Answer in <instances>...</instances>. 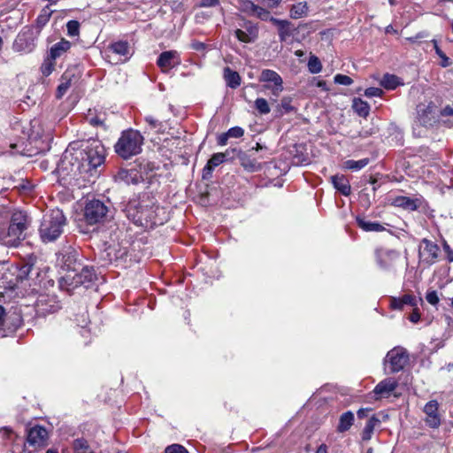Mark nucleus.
<instances>
[{
  "label": "nucleus",
  "instance_id": "obj_1",
  "mask_svg": "<svg viewBox=\"0 0 453 453\" xmlns=\"http://www.w3.org/2000/svg\"><path fill=\"white\" fill-rule=\"evenodd\" d=\"M105 148L98 140H88L69 144L62 165L70 164L72 172L89 173L100 166L105 159Z\"/></svg>",
  "mask_w": 453,
  "mask_h": 453
},
{
  "label": "nucleus",
  "instance_id": "obj_2",
  "mask_svg": "<svg viewBox=\"0 0 453 453\" xmlns=\"http://www.w3.org/2000/svg\"><path fill=\"white\" fill-rule=\"evenodd\" d=\"M31 265H24L20 268L0 264V302L11 300L16 296L15 289L19 283L27 280Z\"/></svg>",
  "mask_w": 453,
  "mask_h": 453
},
{
  "label": "nucleus",
  "instance_id": "obj_3",
  "mask_svg": "<svg viewBox=\"0 0 453 453\" xmlns=\"http://www.w3.org/2000/svg\"><path fill=\"white\" fill-rule=\"evenodd\" d=\"M66 273L59 280L60 288L71 293L83 287L88 288L96 279V273L92 267L75 262L72 267L66 263Z\"/></svg>",
  "mask_w": 453,
  "mask_h": 453
},
{
  "label": "nucleus",
  "instance_id": "obj_4",
  "mask_svg": "<svg viewBox=\"0 0 453 453\" xmlns=\"http://www.w3.org/2000/svg\"><path fill=\"white\" fill-rule=\"evenodd\" d=\"M66 219L59 209H53L47 212L42 220L39 233L43 242L57 240L63 233Z\"/></svg>",
  "mask_w": 453,
  "mask_h": 453
},
{
  "label": "nucleus",
  "instance_id": "obj_5",
  "mask_svg": "<svg viewBox=\"0 0 453 453\" xmlns=\"http://www.w3.org/2000/svg\"><path fill=\"white\" fill-rule=\"evenodd\" d=\"M28 226V218L23 211H15L12 215L7 232H0V242L6 246L17 247L25 239V230Z\"/></svg>",
  "mask_w": 453,
  "mask_h": 453
},
{
  "label": "nucleus",
  "instance_id": "obj_6",
  "mask_svg": "<svg viewBox=\"0 0 453 453\" xmlns=\"http://www.w3.org/2000/svg\"><path fill=\"white\" fill-rule=\"evenodd\" d=\"M143 140V136L140 132L134 129L126 130L122 132L114 146L115 152L120 157L128 159L142 151Z\"/></svg>",
  "mask_w": 453,
  "mask_h": 453
},
{
  "label": "nucleus",
  "instance_id": "obj_7",
  "mask_svg": "<svg viewBox=\"0 0 453 453\" xmlns=\"http://www.w3.org/2000/svg\"><path fill=\"white\" fill-rule=\"evenodd\" d=\"M377 265L383 271L395 272L402 263L401 253L394 249L378 247L374 250Z\"/></svg>",
  "mask_w": 453,
  "mask_h": 453
},
{
  "label": "nucleus",
  "instance_id": "obj_8",
  "mask_svg": "<svg viewBox=\"0 0 453 453\" xmlns=\"http://www.w3.org/2000/svg\"><path fill=\"white\" fill-rule=\"evenodd\" d=\"M38 36V29H34V27H24L16 36L12 44L13 50L20 54L32 52L35 49Z\"/></svg>",
  "mask_w": 453,
  "mask_h": 453
},
{
  "label": "nucleus",
  "instance_id": "obj_9",
  "mask_svg": "<svg viewBox=\"0 0 453 453\" xmlns=\"http://www.w3.org/2000/svg\"><path fill=\"white\" fill-rule=\"evenodd\" d=\"M409 362V354L407 350L400 346L389 350L384 359L385 370L395 373L402 371Z\"/></svg>",
  "mask_w": 453,
  "mask_h": 453
},
{
  "label": "nucleus",
  "instance_id": "obj_10",
  "mask_svg": "<svg viewBox=\"0 0 453 453\" xmlns=\"http://www.w3.org/2000/svg\"><path fill=\"white\" fill-rule=\"evenodd\" d=\"M125 211L126 216L137 226H148L149 223H152L150 210L139 207L136 202L129 203Z\"/></svg>",
  "mask_w": 453,
  "mask_h": 453
},
{
  "label": "nucleus",
  "instance_id": "obj_11",
  "mask_svg": "<svg viewBox=\"0 0 453 453\" xmlns=\"http://www.w3.org/2000/svg\"><path fill=\"white\" fill-rule=\"evenodd\" d=\"M107 207L99 200L88 202L84 208V219L89 225L100 223L106 216Z\"/></svg>",
  "mask_w": 453,
  "mask_h": 453
},
{
  "label": "nucleus",
  "instance_id": "obj_12",
  "mask_svg": "<svg viewBox=\"0 0 453 453\" xmlns=\"http://www.w3.org/2000/svg\"><path fill=\"white\" fill-rule=\"evenodd\" d=\"M59 309V301L57 296L53 295H40L35 303V311L39 316H46L54 313Z\"/></svg>",
  "mask_w": 453,
  "mask_h": 453
},
{
  "label": "nucleus",
  "instance_id": "obj_13",
  "mask_svg": "<svg viewBox=\"0 0 453 453\" xmlns=\"http://www.w3.org/2000/svg\"><path fill=\"white\" fill-rule=\"evenodd\" d=\"M439 246L427 239L421 240L418 245V257L422 263L426 265L434 264L439 255Z\"/></svg>",
  "mask_w": 453,
  "mask_h": 453
},
{
  "label": "nucleus",
  "instance_id": "obj_14",
  "mask_svg": "<svg viewBox=\"0 0 453 453\" xmlns=\"http://www.w3.org/2000/svg\"><path fill=\"white\" fill-rule=\"evenodd\" d=\"M80 79V72L75 67L68 68L62 74L60 78V83L58 86L56 97L58 99L62 98L66 92L75 85Z\"/></svg>",
  "mask_w": 453,
  "mask_h": 453
},
{
  "label": "nucleus",
  "instance_id": "obj_15",
  "mask_svg": "<svg viewBox=\"0 0 453 453\" xmlns=\"http://www.w3.org/2000/svg\"><path fill=\"white\" fill-rule=\"evenodd\" d=\"M107 53L114 55L113 61L115 63L125 62L129 59L132 56V50L129 43L126 41H117L111 43L107 49ZM109 58H111L110 54L107 55Z\"/></svg>",
  "mask_w": 453,
  "mask_h": 453
},
{
  "label": "nucleus",
  "instance_id": "obj_16",
  "mask_svg": "<svg viewBox=\"0 0 453 453\" xmlns=\"http://www.w3.org/2000/svg\"><path fill=\"white\" fill-rule=\"evenodd\" d=\"M417 113L418 121L425 127L432 126L438 119L437 106L432 102L428 104H419L417 108Z\"/></svg>",
  "mask_w": 453,
  "mask_h": 453
},
{
  "label": "nucleus",
  "instance_id": "obj_17",
  "mask_svg": "<svg viewBox=\"0 0 453 453\" xmlns=\"http://www.w3.org/2000/svg\"><path fill=\"white\" fill-rule=\"evenodd\" d=\"M259 81L273 83V86L269 84L265 85V88L270 89L274 96H278L283 90V81L275 71L269 69L263 70L259 77Z\"/></svg>",
  "mask_w": 453,
  "mask_h": 453
},
{
  "label": "nucleus",
  "instance_id": "obj_18",
  "mask_svg": "<svg viewBox=\"0 0 453 453\" xmlns=\"http://www.w3.org/2000/svg\"><path fill=\"white\" fill-rule=\"evenodd\" d=\"M438 409L439 403L435 400L429 401L424 407L425 422L431 428H438L441 426V418Z\"/></svg>",
  "mask_w": 453,
  "mask_h": 453
},
{
  "label": "nucleus",
  "instance_id": "obj_19",
  "mask_svg": "<svg viewBox=\"0 0 453 453\" xmlns=\"http://www.w3.org/2000/svg\"><path fill=\"white\" fill-rule=\"evenodd\" d=\"M48 435V431L43 426H35L28 430L27 442L35 448L43 447L46 445Z\"/></svg>",
  "mask_w": 453,
  "mask_h": 453
},
{
  "label": "nucleus",
  "instance_id": "obj_20",
  "mask_svg": "<svg viewBox=\"0 0 453 453\" xmlns=\"http://www.w3.org/2000/svg\"><path fill=\"white\" fill-rule=\"evenodd\" d=\"M180 63L179 53L176 50L162 52L157 61L163 72H167Z\"/></svg>",
  "mask_w": 453,
  "mask_h": 453
},
{
  "label": "nucleus",
  "instance_id": "obj_21",
  "mask_svg": "<svg viewBox=\"0 0 453 453\" xmlns=\"http://www.w3.org/2000/svg\"><path fill=\"white\" fill-rule=\"evenodd\" d=\"M398 382L394 378H386L376 385L374 394L379 397H388L397 388Z\"/></svg>",
  "mask_w": 453,
  "mask_h": 453
},
{
  "label": "nucleus",
  "instance_id": "obj_22",
  "mask_svg": "<svg viewBox=\"0 0 453 453\" xmlns=\"http://www.w3.org/2000/svg\"><path fill=\"white\" fill-rule=\"evenodd\" d=\"M237 152V157L240 160L242 166L248 172L254 173L262 169L261 163L257 162L255 158L251 157L247 152L242 150H233Z\"/></svg>",
  "mask_w": 453,
  "mask_h": 453
},
{
  "label": "nucleus",
  "instance_id": "obj_23",
  "mask_svg": "<svg viewBox=\"0 0 453 453\" xmlns=\"http://www.w3.org/2000/svg\"><path fill=\"white\" fill-rule=\"evenodd\" d=\"M226 153H215L211 156L203 169V179H209L214 167L219 165L226 160Z\"/></svg>",
  "mask_w": 453,
  "mask_h": 453
},
{
  "label": "nucleus",
  "instance_id": "obj_24",
  "mask_svg": "<svg viewBox=\"0 0 453 453\" xmlns=\"http://www.w3.org/2000/svg\"><path fill=\"white\" fill-rule=\"evenodd\" d=\"M270 21L278 27L279 37L281 42L286 41L293 34L292 24L288 20L271 18Z\"/></svg>",
  "mask_w": 453,
  "mask_h": 453
},
{
  "label": "nucleus",
  "instance_id": "obj_25",
  "mask_svg": "<svg viewBox=\"0 0 453 453\" xmlns=\"http://www.w3.org/2000/svg\"><path fill=\"white\" fill-rule=\"evenodd\" d=\"M332 183L341 194L349 196L351 191L349 180L344 175H334L331 177Z\"/></svg>",
  "mask_w": 453,
  "mask_h": 453
},
{
  "label": "nucleus",
  "instance_id": "obj_26",
  "mask_svg": "<svg viewBox=\"0 0 453 453\" xmlns=\"http://www.w3.org/2000/svg\"><path fill=\"white\" fill-rule=\"evenodd\" d=\"M309 12V6L306 2H299L292 4L289 9V16L291 19H298L306 17Z\"/></svg>",
  "mask_w": 453,
  "mask_h": 453
},
{
  "label": "nucleus",
  "instance_id": "obj_27",
  "mask_svg": "<svg viewBox=\"0 0 453 453\" xmlns=\"http://www.w3.org/2000/svg\"><path fill=\"white\" fill-rule=\"evenodd\" d=\"M71 48V42L62 39L60 42L55 43L50 51V57L52 60L57 59L65 53Z\"/></svg>",
  "mask_w": 453,
  "mask_h": 453
},
{
  "label": "nucleus",
  "instance_id": "obj_28",
  "mask_svg": "<svg viewBox=\"0 0 453 453\" xmlns=\"http://www.w3.org/2000/svg\"><path fill=\"white\" fill-rule=\"evenodd\" d=\"M105 120L106 118L104 112H96L89 110L86 115V121L93 127H102L105 129Z\"/></svg>",
  "mask_w": 453,
  "mask_h": 453
},
{
  "label": "nucleus",
  "instance_id": "obj_29",
  "mask_svg": "<svg viewBox=\"0 0 453 453\" xmlns=\"http://www.w3.org/2000/svg\"><path fill=\"white\" fill-rule=\"evenodd\" d=\"M357 226L365 232H381L385 227L378 222L366 220L365 218H357Z\"/></svg>",
  "mask_w": 453,
  "mask_h": 453
},
{
  "label": "nucleus",
  "instance_id": "obj_30",
  "mask_svg": "<svg viewBox=\"0 0 453 453\" xmlns=\"http://www.w3.org/2000/svg\"><path fill=\"white\" fill-rule=\"evenodd\" d=\"M224 79L226 85L232 88H236L241 84V77L235 71L231 70L229 67L224 69Z\"/></svg>",
  "mask_w": 453,
  "mask_h": 453
},
{
  "label": "nucleus",
  "instance_id": "obj_31",
  "mask_svg": "<svg viewBox=\"0 0 453 453\" xmlns=\"http://www.w3.org/2000/svg\"><path fill=\"white\" fill-rule=\"evenodd\" d=\"M354 422V414L351 411H346L342 413L339 419V424L337 426V431L339 433H343L348 431Z\"/></svg>",
  "mask_w": 453,
  "mask_h": 453
},
{
  "label": "nucleus",
  "instance_id": "obj_32",
  "mask_svg": "<svg viewBox=\"0 0 453 453\" xmlns=\"http://www.w3.org/2000/svg\"><path fill=\"white\" fill-rule=\"evenodd\" d=\"M379 423H380V419L374 416L368 419V421L362 432V440L363 441H369L372 438L373 430Z\"/></svg>",
  "mask_w": 453,
  "mask_h": 453
},
{
  "label": "nucleus",
  "instance_id": "obj_33",
  "mask_svg": "<svg viewBox=\"0 0 453 453\" xmlns=\"http://www.w3.org/2000/svg\"><path fill=\"white\" fill-rule=\"evenodd\" d=\"M352 107L354 111L361 117H366L370 111L369 104L360 98H355L353 100Z\"/></svg>",
  "mask_w": 453,
  "mask_h": 453
},
{
  "label": "nucleus",
  "instance_id": "obj_34",
  "mask_svg": "<svg viewBox=\"0 0 453 453\" xmlns=\"http://www.w3.org/2000/svg\"><path fill=\"white\" fill-rule=\"evenodd\" d=\"M400 83L397 76L388 73L385 74L380 81V85L386 89H395Z\"/></svg>",
  "mask_w": 453,
  "mask_h": 453
},
{
  "label": "nucleus",
  "instance_id": "obj_35",
  "mask_svg": "<svg viewBox=\"0 0 453 453\" xmlns=\"http://www.w3.org/2000/svg\"><path fill=\"white\" fill-rule=\"evenodd\" d=\"M395 204L407 210L414 211L417 209L416 202L406 196H399L395 198Z\"/></svg>",
  "mask_w": 453,
  "mask_h": 453
},
{
  "label": "nucleus",
  "instance_id": "obj_36",
  "mask_svg": "<svg viewBox=\"0 0 453 453\" xmlns=\"http://www.w3.org/2000/svg\"><path fill=\"white\" fill-rule=\"evenodd\" d=\"M257 6V5L250 0H239V10L248 16H253Z\"/></svg>",
  "mask_w": 453,
  "mask_h": 453
},
{
  "label": "nucleus",
  "instance_id": "obj_37",
  "mask_svg": "<svg viewBox=\"0 0 453 453\" xmlns=\"http://www.w3.org/2000/svg\"><path fill=\"white\" fill-rule=\"evenodd\" d=\"M369 164L368 158H363L360 160H347L344 163V167L352 171H358L365 167Z\"/></svg>",
  "mask_w": 453,
  "mask_h": 453
},
{
  "label": "nucleus",
  "instance_id": "obj_38",
  "mask_svg": "<svg viewBox=\"0 0 453 453\" xmlns=\"http://www.w3.org/2000/svg\"><path fill=\"white\" fill-rule=\"evenodd\" d=\"M308 69L311 73H319L322 70V65L318 57L311 55L308 62Z\"/></svg>",
  "mask_w": 453,
  "mask_h": 453
},
{
  "label": "nucleus",
  "instance_id": "obj_39",
  "mask_svg": "<svg viewBox=\"0 0 453 453\" xmlns=\"http://www.w3.org/2000/svg\"><path fill=\"white\" fill-rule=\"evenodd\" d=\"M74 453H94L88 447V442L82 439H77L73 442Z\"/></svg>",
  "mask_w": 453,
  "mask_h": 453
},
{
  "label": "nucleus",
  "instance_id": "obj_40",
  "mask_svg": "<svg viewBox=\"0 0 453 453\" xmlns=\"http://www.w3.org/2000/svg\"><path fill=\"white\" fill-rule=\"evenodd\" d=\"M255 108L260 114H268L271 111L268 102L265 98H257L255 101Z\"/></svg>",
  "mask_w": 453,
  "mask_h": 453
},
{
  "label": "nucleus",
  "instance_id": "obj_41",
  "mask_svg": "<svg viewBox=\"0 0 453 453\" xmlns=\"http://www.w3.org/2000/svg\"><path fill=\"white\" fill-rule=\"evenodd\" d=\"M252 17H256L257 19H260L261 20H270L272 18L270 16V12L259 5L257 6L255 9V12Z\"/></svg>",
  "mask_w": 453,
  "mask_h": 453
},
{
  "label": "nucleus",
  "instance_id": "obj_42",
  "mask_svg": "<svg viewBox=\"0 0 453 453\" xmlns=\"http://www.w3.org/2000/svg\"><path fill=\"white\" fill-rule=\"evenodd\" d=\"M144 119L151 129L160 130L163 127V123L151 115L145 116Z\"/></svg>",
  "mask_w": 453,
  "mask_h": 453
},
{
  "label": "nucleus",
  "instance_id": "obj_43",
  "mask_svg": "<svg viewBox=\"0 0 453 453\" xmlns=\"http://www.w3.org/2000/svg\"><path fill=\"white\" fill-rule=\"evenodd\" d=\"M67 34L70 36H76L79 35L80 24L76 20H70L66 24Z\"/></svg>",
  "mask_w": 453,
  "mask_h": 453
},
{
  "label": "nucleus",
  "instance_id": "obj_44",
  "mask_svg": "<svg viewBox=\"0 0 453 453\" xmlns=\"http://www.w3.org/2000/svg\"><path fill=\"white\" fill-rule=\"evenodd\" d=\"M334 81L335 83L344 86H349L353 83V80L345 74H336Z\"/></svg>",
  "mask_w": 453,
  "mask_h": 453
},
{
  "label": "nucleus",
  "instance_id": "obj_45",
  "mask_svg": "<svg viewBox=\"0 0 453 453\" xmlns=\"http://www.w3.org/2000/svg\"><path fill=\"white\" fill-rule=\"evenodd\" d=\"M246 32L249 35L248 36H250L249 40H251L253 42L257 38L258 27L250 22L246 25Z\"/></svg>",
  "mask_w": 453,
  "mask_h": 453
},
{
  "label": "nucleus",
  "instance_id": "obj_46",
  "mask_svg": "<svg viewBox=\"0 0 453 453\" xmlns=\"http://www.w3.org/2000/svg\"><path fill=\"white\" fill-rule=\"evenodd\" d=\"M50 15H40L36 19V24L34 27V29H38V35H40L42 27L46 25V23L49 21Z\"/></svg>",
  "mask_w": 453,
  "mask_h": 453
},
{
  "label": "nucleus",
  "instance_id": "obj_47",
  "mask_svg": "<svg viewBox=\"0 0 453 453\" xmlns=\"http://www.w3.org/2000/svg\"><path fill=\"white\" fill-rule=\"evenodd\" d=\"M165 453H188V451L180 444H172L166 447Z\"/></svg>",
  "mask_w": 453,
  "mask_h": 453
},
{
  "label": "nucleus",
  "instance_id": "obj_48",
  "mask_svg": "<svg viewBox=\"0 0 453 453\" xmlns=\"http://www.w3.org/2000/svg\"><path fill=\"white\" fill-rule=\"evenodd\" d=\"M292 100L290 97H283L280 102V108L284 110V113H288L294 111V107L291 104Z\"/></svg>",
  "mask_w": 453,
  "mask_h": 453
},
{
  "label": "nucleus",
  "instance_id": "obj_49",
  "mask_svg": "<svg viewBox=\"0 0 453 453\" xmlns=\"http://www.w3.org/2000/svg\"><path fill=\"white\" fill-rule=\"evenodd\" d=\"M434 44V50H435V52L436 54L441 58L442 60V63H441V65L442 66H448L449 65V58H447V56L444 54V52L439 48V46L437 45V42L436 41H433Z\"/></svg>",
  "mask_w": 453,
  "mask_h": 453
},
{
  "label": "nucleus",
  "instance_id": "obj_50",
  "mask_svg": "<svg viewBox=\"0 0 453 453\" xmlns=\"http://www.w3.org/2000/svg\"><path fill=\"white\" fill-rule=\"evenodd\" d=\"M383 94V91L381 88H374V87H372V88H368L365 89V95L367 96V97H373V96H381Z\"/></svg>",
  "mask_w": 453,
  "mask_h": 453
},
{
  "label": "nucleus",
  "instance_id": "obj_51",
  "mask_svg": "<svg viewBox=\"0 0 453 453\" xmlns=\"http://www.w3.org/2000/svg\"><path fill=\"white\" fill-rule=\"evenodd\" d=\"M41 70L44 76H49L54 70V63L50 61L44 62L42 65Z\"/></svg>",
  "mask_w": 453,
  "mask_h": 453
},
{
  "label": "nucleus",
  "instance_id": "obj_52",
  "mask_svg": "<svg viewBox=\"0 0 453 453\" xmlns=\"http://www.w3.org/2000/svg\"><path fill=\"white\" fill-rule=\"evenodd\" d=\"M227 134H228L229 137L240 138L243 135L244 130L240 127H231L227 131Z\"/></svg>",
  "mask_w": 453,
  "mask_h": 453
},
{
  "label": "nucleus",
  "instance_id": "obj_53",
  "mask_svg": "<svg viewBox=\"0 0 453 453\" xmlns=\"http://www.w3.org/2000/svg\"><path fill=\"white\" fill-rule=\"evenodd\" d=\"M235 35L237 39L242 42H252L251 40H248L250 39V36H248L249 35L246 31L237 29L235 31Z\"/></svg>",
  "mask_w": 453,
  "mask_h": 453
},
{
  "label": "nucleus",
  "instance_id": "obj_54",
  "mask_svg": "<svg viewBox=\"0 0 453 453\" xmlns=\"http://www.w3.org/2000/svg\"><path fill=\"white\" fill-rule=\"evenodd\" d=\"M426 299L429 303L433 305H435L439 302V297L435 291L428 292L426 296Z\"/></svg>",
  "mask_w": 453,
  "mask_h": 453
},
{
  "label": "nucleus",
  "instance_id": "obj_55",
  "mask_svg": "<svg viewBox=\"0 0 453 453\" xmlns=\"http://www.w3.org/2000/svg\"><path fill=\"white\" fill-rule=\"evenodd\" d=\"M401 301H402V303L403 305L404 306L405 304H409L411 306H414L416 305V298L410 296V295H405L403 296L402 298H400Z\"/></svg>",
  "mask_w": 453,
  "mask_h": 453
},
{
  "label": "nucleus",
  "instance_id": "obj_56",
  "mask_svg": "<svg viewBox=\"0 0 453 453\" xmlns=\"http://www.w3.org/2000/svg\"><path fill=\"white\" fill-rule=\"evenodd\" d=\"M390 306L391 308L397 310H401L403 308V305L400 298H393L390 302Z\"/></svg>",
  "mask_w": 453,
  "mask_h": 453
},
{
  "label": "nucleus",
  "instance_id": "obj_57",
  "mask_svg": "<svg viewBox=\"0 0 453 453\" xmlns=\"http://www.w3.org/2000/svg\"><path fill=\"white\" fill-rule=\"evenodd\" d=\"M219 4V0H201L200 5L203 7H212Z\"/></svg>",
  "mask_w": 453,
  "mask_h": 453
},
{
  "label": "nucleus",
  "instance_id": "obj_58",
  "mask_svg": "<svg viewBox=\"0 0 453 453\" xmlns=\"http://www.w3.org/2000/svg\"><path fill=\"white\" fill-rule=\"evenodd\" d=\"M228 138H229V135H228L227 132H226V133H224V134H221L219 136V138H218V143H219V145H220V146H224V145H226V142H227Z\"/></svg>",
  "mask_w": 453,
  "mask_h": 453
},
{
  "label": "nucleus",
  "instance_id": "obj_59",
  "mask_svg": "<svg viewBox=\"0 0 453 453\" xmlns=\"http://www.w3.org/2000/svg\"><path fill=\"white\" fill-rule=\"evenodd\" d=\"M260 1L271 8L277 7L280 4V3L281 2V0H260Z\"/></svg>",
  "mask_w": 453,
  "mask_h": 453
},
{
  "label": "nucleus",
  "instance_id": "obj_60",
  "mask_svg": "<svg viewBox=\"0 0 453 453\" xmlns=\"http://www.w3.org/2000/svg\"><path fill=\"white\" fill-rule=\"evenodd\" d=\"M441 114L442 116H451L453 115V108L450 105H447L441 110Z\"/></svg>",
  "mask_w": 453,
  "mask_h": 453
},
{
  "label": "nucleus",
  "instance_id": "obj_61",
  "mask_svg": "<svg viewBox=\"0 0 453 453\" xmlns=\"http://www.w3.org/2000/svg\"><path fill=\"white\" fill-rule=\"evenodd\" d=\"M191 47L193 50H203L204 49L205 45H204V43L200 42H194L191 44Z\"/></svg>",
  "mask_w": 453,
  "mask_h": 453
},
{
  "label": "nucleus",
  "instance_id": "obj_62",
  "mask_svg": "<svg viewBox=\"0 0 453 453\" xmlns=\"http://www.w3.org/2000/svg\"><path fill=\"white\" fill-rule=\"evenodd\" d=\"M420 315L418 311H413L410 316V320L416 323L419 320Z\"/></svg>",
  "mask_w": 453,
  "mask_h": 453
},
{
  "label": "nucleus",
  "instance_id": "obj_63",
  "mask_svg": "<svg viewBox=\"0 0 453 453\" xmlns=\"http://www.w3.org/2000/svg\"><path fill=\"white\" fill-rule=\"evenodd\" d=\"M316 453H328V452H327V447H326V445H325V444H321V445L318 448V449H317Z\"/></svg>",
  "mask_w": 453,
  "mask_h": 453
},
{
  "label": "nucleus",
  "instance_id": "obj_64",
  "mask_svg": "<svg viewBox=\"0 0 453 453\" xmlns=\"http://www.w3.org/2000/svg\"><path fill=\"white\" fill-rule=\"evenodd\" d=\"M368 411L367 409H360L358 411H357V417L359 418H365L366 416V412Z\"/></svg>",
  "mask_w": 453,
  "mask_h": 453
}]
</instances>
